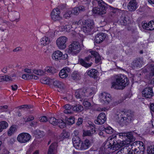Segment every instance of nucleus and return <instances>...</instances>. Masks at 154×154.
<instances>
[{"instance_id":"obj_1","label":"nucleus","mask_w":154,"mask_h":154,"mask_svg":"<svg viewBox=\"0 0 154 154\" xmlns=\"http://www.w3.org/2000/svg\"><path fill=\"white\" fill-rule=\"evenodd\" d=\"M140 146V142H135L132 144L126 143V142L122 141H117L114 140V139L109 138L103 144L105 149H117L121 147V150L125 152H128L127 154H136L137 149Z\"/></svg>"},{"instance_id":"obj_2","label":"nucleus","mask_w":154,"mask_h":154,"mask_svg":"<svg viewBox=\"0 0 154 154\" xmlns=\"http://www.w3.org/2000/svg\"><path fill=\"white\" fill-rule=\"evenodd\" d=\"M115 81L112 83L111 88L116 89H123L129 84L128 78L125 75L121 74L114 77Z\"/></svg>"},{"instance_id":"obj_3","label":"nucleus","mask_w":154,"mask_h":154,"mask_svg":"<svg viewBox=\"0 0 154 154\" xmlns=\"http://www.w3.org/2000/svg\"><path fill=\"white\" fill-rule=\"evenodd\" d=\"M132 114L129 112L121 111L115 116V118L117 122L122 125H127L133 119Z\"/></svg>"},{"instance_id":"obj_4","label":"nucleus","mask_w":154,"mask_h":154,"mask_svg":"<svg viewBox=\"0 0 154 154\" xmlns=\"http://www.w3.org/2000/svg\"><path fill=\"white\" fill-rule=\"evenodd\" d=\"M119 137L120 139H122L123 140L122 141H127L130 142L133 141L135 140V138L132 134V133L131 132L128 133H121L117 134L116 135L114 136L113 139H114V140H116L117 141H121L120 139L117 140V138Z\"/></svg>"},{"instance_id":"obj_5","label":"nucleus","mask_w":154,"mask_h":154,"mask_svg":"<svg viewBox=\"0 0 154 154\" xmlns=\"http://www.w3.org/2000/svg\"><path fill=\"white\" fill-rule=\"evenodd\" d=\"M98 6L94 8L93 10V13L100 15L104 14L106 13L107 5L103 1L99 2L97 4Z\"/></svg>"},{"instance_id":"obj_6","label":"nucleus","mask_w":154,"mask_h":154,"mask_svg":"<svg viewBox=\"0 0 154 154\" xmlns=\"http://www.w3.org/2000/svg\"><path fill=\"white\" fill-rule=\"evenodd\" d=\"M69 51L73 54L79 53L81 50L80 45L79 42H73L69 47Z\"/></svg>"},{"instance_id":"obj_7","label":"nucleus","mask_w":154,"mask_h":154,"mask_svg":"<svg viewBox=\"0 0 154 154\" xmlns=\"http://www.w3.org/2000/svg\"><path fill=\"white\" fill-rule=\"evenodd\" d=\"M31 136L29 134L23 133L20 134L17 137V140L20 142L25 143L29 141Z\"/></svg>"},{"instance_id":"obj_8","label":"nucleus","mask_w":154,"mask_h":154,"mask_svg":"<svg viewBox=\"0 0 154 154\" xmlns=\"http://www.w3.org/2000/svg\"><path fill=\"white\" fill-rule=\"evenodd\" d=\"M67 40V38L65 36H61L57 39L56 43L59 49H63L66 48V42Z\"/></svg>"},{"instance_id":"obj_9","label":"nucleus","mask_w":154,"mask_h":154,"mask_svg":"<svg viewBox=\"0 0 154 154\" xmlns=\"http://www.w3.org/2000/svg\"><path fill=\"white\" fill-rule=\"evenodd\" d=\"M90 60H92V56L89 55L86 57L84 60L80 59L79 60V63L82 66L88 68L91 67L92 64V63L89 61Z\"/></svg>"},{"instance_id":"obj_10","label":"nucleus","mask_w":154,"mask_h":154,"mask_svg":"<svg viewBox=\"0 0 154 154\" xmlns=\"http://www.w3.org/2000/svg\"><path fill=\"white\" fill-rule=\"evenodd\" d=\"M68 57L67 54H63L62 52L60 51L57 50L54 52L52 54L53 59L55 60L61 59H66Z\"/></svg>"},{"instance_id":"obj_11","label":"nucleus","mask_w":154,"mask_h":154,"mask_svg":"<svg viewBox=\"0 0 154 154\" xmlns=\"http://www.w3.org/2000/svg\"><path fill=\"white\" fill-rule=\"evenodd\" d=\"M100 98V100L101 103L105 105L108 104L111 100L110 95L105 92L101 94Z\"/></svg>"},{"instance_id":"obj_12","label":"nucleus","mask_w":154,"mask_h":154,"mask_svg":"<svg viewBox=\"0 0 154 154\" xmlns=\"http://www.w3.org/2000/svg\"><path fill=\"white\" fill-rule=\"evenodd\" d=\"M76 149L79 150H85L88 149L90 145V142L89 140L85 139L84 141L79 143Z\"/></svg>"},{"instance_id":"obj_13","label":"nucleus","mask_w":154,"mask_h":154,"mask_svg":"<svg viewBox=\"0 0 154 154\" xmlns=\"http://www.w3.org/2000/svg\"><path fill=\"white\" fill-rule=\"evenodd\" d=\"M60 11L58 8L54 9L51 14L52 19L54 21L60 20L61 18L60 16Z\"/></svg>"},{"instance_id":"obj_14","label":"nucleus","mask_w":154,"mask_h":154,"mask_svg":"<svg viewBox=\"0 0 154 154\" xmlns=\"http://www.w3.org/2000/svg\"><path fill=\"white\" fill-rule=\"evenodd\" d=\"M143 96L146 98H151L153 96L152 88L150 87H148L144 88L142 91Z\"/></svg>"},{"instance_id":"obj_15","label":"nucleus","mask_w":154,"mask_h":154,"mask_svg":"<svg viewBox=\"0 0 154 154\" xmlns=\"http://www.w3.org/2000/svg\"><path fill=\"white\" fill-rule=\"evenodd\" d=\"M106 119L105 114L103 112H101L99 115L94 122L97 125H102L105 123Z\"/></svg>"},{"instance_id":"obj_16","label":"nucleus","mask_w":154,"mask_h":154,"mask_svg":"<svg viewBox=\"0 0 154 154\" xmlns=\"http://www.w3.org/2000/svg\"><path fill=\"white\" fill-rule=\"evenodd\" d=\"M8 16L10 18V20L13 22L15 21L17 22L19 20L20 14L19 13L16 11H11L9 12Z\"/></svg>"},{"instance_id":"obj_17","label":"nucleus","mask_w":154,"mask_h":154,"mask_svg":"<svg viewBox=\"0 0 154 154\" xmlns=\"http://www.w3.org/2000/svg\"><path fill=\"white\" fill-rule=\"evenodd\" d=\"M71 70L69 68L65 67L61 70L59 74V76L62 79L65 78L68 76V73Z\"/></svg>"},{"instance_id":"obj_18","label":"nucleus","mask_w":154,"mask_h":154,"mask_svg":"<svg viewBox=\"0 0 154 154\" xmlns=\"http://www.w3.org/2000/svg\"><path fill=\"white\" fill-rule=\"evenodd\" d=\"M137 5L136 0L131 1L128 4V10L131 11H135L137 8Z\"/></svg>"},{"instance_id":"obj_19","label":"nucleus","mask_w":154,"mask_h":154,"mask_svg":"<svg viewBox=\"0 0 154 154\" xmlns=\"http://www.w3.org/2000/svg\"><path fill=\"white\" fill-rule=\"evenodd\" d=\"M106 37L105 34L103 33L97 34L95 37V42L97 43H100L104 40Z\"/></svg>"},{"instance_id":"obj_20","label":"nucleus","mask_w":154,"mask_h":154,"mask_svg":"<svg viewBox=\"0 0 154 154\" xmlns=\"http://www.w3.org/2000/svg\"><path fill=\"white\" fill-rule=\"evenodd\" d=\"M85 8L82 5H80L78 7L74 8L71 11L72 14L75 15H78L79 12L84 11Z\"/></svg>"},{"instance_id":"obj_21","label":"nucleus","mask_w":154,"mask_h":154,"mask_svg":"<svg viewBox=\"0 0 154 154\" xmlns=\"http://www.w3.org/2000/svg\"><path fill=\"white\" fill-rule=\"evenodd\" d=\"M75 95L77 98L83 99L86 96V94L83 90L80 89L76 91Z\"/></svg>"},{"instance_id":"obj_22","label":"nucleus","mask_w":154,"mask_h":154,"mask_svg":"<svg viewBox=\"0 0 154 154\" xmlns=\"http://www.w3.org/2000/svg\"><path fill=\"white\" fill-rule=\"evenodd\" d=\"M146 69L149 72V79L154 77V64H150L148 65Z\"/></svg>"},{"instance_id":"obj_23","label":"nucleus","mask_w":154,"mask_h":154,"mask_svg":"<svg viewBox=\"0 0 154 154\" xmlns=\"http://www.w3.org/2000/svg\"><path fill=\"white\" fill-rule=\"evenodd\" d=\"M57 143L54 142L49 146L48 154H54L57 146Z\"/></svg>"},{"instance_id":"obj_24","label":"nucleus","mask_w":154,"mask_h":154,"mask_svg":"<svg viewBox=\"0 0 154 154\" xmlns=\"http://www.w3.org/2000/svg\"><path fill=\"white\" fill-rule=\"evenodd\" d=\"M91 54V56H93L94 58H95V62L96 63H98L100 62L101 61L100 57L98 53L94 51H91L90 52Z\"/></svg>"},{"instance_id":"obj_25","label":"nucleus","mask_w":154,"mask_h":154,"mask_svg":"<svg viewBox=\"0 0 154 154\" xmlns=\"http://www.w3.org/2000/svg\"><path fill=\"white\" fill-rule=\"evenodd\" d=\"M87 73L89 76L94 78L95 79H97V71L95 69H93L88 70Z\"/></svg>"},{"instance_id":"obj_26","label":"nucleus","mask_w":154,"mask_h":154,"mask_svg":"<svg viewBox=\"0 0 154 154\" xmlns=\"http://www.w3.org/2000/svg\"><path fill=\"white\" fill-rule=\"evenodd\" d=\"M143 64V62L140 59H137L134 60L132 63V65L134 68L135 67H140Z\"/></svg>"},{"instance_id":"obj_27","label":"nucleus","mask_w":154,"mask_h":154,"mask_svg":"<svg viewBox=\"0 0 154 154\" xmlns=\"http://www.w3.org/2000/svg\"><path fill=\"white\" fill-rule=\"evenodd\" d=\"M53 85L55 87L61 89H63L65 86L64 84L61 82L55 80L53 82Z\"/></svg>"},{"instance_id":"obj_28","label":"nucleus","mask_w":154,"mask_h":154,"mask_svg":"<svg viewBox=\"0 0 154 154\" xmlns=\"http://www.w3.org/2000/svg\"><path fill=\"white\" fill-rule=\"evenodd\" d=\"M72 141L74 146L76 148L78 145L79 144L81 141L78 136H73L72 139Z\"/></svg>"},{"instance_id":"obj_29","label":"nucleus","mask_w":154,"mask_h":154,"mask_svg":"<svg viewBox=\"0 0 154 154\" xmlns=\"http://www.w3.org/2000/svg\"><path fill=\"white\" fill-rule=\"evenodd\" d=\"M50 42V38L48 37L45 36L41 39L40 43L42 45H45L48 44Z\"/></svg>"},{"instance_id":"obj_30","label":"nucleus","mask_w":154,"mask_h":154,"mask_svg":"<svg viewBox=\"0 0 154 154\" xmlns=\"http://www.w3.org/2000/svg\"><path fill=\"white\" fill-rule=\"evenodd\" d=\"M120 22L122 25L126 26L128 24L130 23V22L128 17L122 16L121 17V20H120Z\"/></svg>"},{"instance_id":"obj_31","label":"nucleus","mask_w":154,"mask_h":154,"mask_svg":"<svg viewBox=\"0 0 154 154\" xmlns=\"http://www.w3.org/2000/svg\"><path fill=\"white\" fill-rule=\"evenodd\" d=\"M72 28L71 25H66L65 26H61L59 27L60 29L62 32L66 31L69 32Z\"/></svg>"},{"instance_id":"obj_32","label":"nucleus","mask_w":154,"mask_h":154,"mask_svg":"<svg viewBox=\"0 0 154 154\" xmlns=\"http://www.w3.org/2000/svg\"><path fill=\"white\" fill-rule=\"evenodd\" d=\"M72 107L73 106H70L69 104L65 105L64 112L66 114L71 113L72 112Z\"/></svg>"},{"instance_id":"obj_33","label":"nucleus","mask_w":154,"mask_h":154,"mask_svg":"<svg viewBox=\"0 0 154 154\" xmlns=\"http://www.w3.org/2000/svg\"><path fill=\"white\" fill-rule=\"evenodd\" d=\"M83 110V107L80 104H77L73 106L72 110L76 112H80Z\"/></svg>"},{"instance_id":"obj_34","label":"nucleus","mask_w":154,"mask_h":154,"mask_svg":"<svg viewBox=\"0 0 154 154\" xmlns=\"http://www.w3.org/2000/svg\"><path fill=\"white\" fill-rule=\"evenodd\" d=\"M83 23L84 26L93 28L94 24L92 20H85Z\"/></svg>"},{"instance_id":"obj_35","label":"nucleus","mask_w":154,"mask_h":154,"mask_svg":"<svg viewBox=\"0 0 154 154\" xmlns=\"http://www.w3.org/2000/svg\"><path fill=\"white\" fill-rule=\"evenodd\" d=\"M58 119H57L54 117H51L49 119L48 121L52 125H58V123H59Z\"/></svg>"},{"instance_id":"obj_36","label":"nucleus","mask_w":154,"mask_h":154,"mask_svg":"<svg viewBox=\"0 0 154 154\" xmlns=\"http://www.w3.org/2000/svg\"><path fill=\"white\" fill-rule=\"evenodd\" d=\"M80 74L77 72L75 71L72 73L71 77L73 80H79L80 78Z\"/></svg>"},{"instance_id":"obj_37","label":"nucleus","mask_w":154,"mask_h":154,"mask_svg":"<svg viewBox=\"0 0 154 154\" xmlns=\"http://www.w3.org/2000/svg\"><path fill=\"white\" fill-rule=\"evenodd\" d=\"M93 29V28H92L88 26H87L83 25L82 30L85 33L88 34Z\"/></svg>"},{"instance_id":"obj_38","label":"nucleus","mask_w":154,"mask_h":154,"mask_svg":"<svg viewBox=\"0 0 154 154\" xmlns=\"http://www.w3.org/2000/svg\"><path fill=\"white\" fill-rule=\"evenodd\" d=\"M33 72L36 74L42 75L45 74V71H44V70L35 69L33 70Z\"/></svg>"},{"instance_id":"obj_39","label":"nucleus","mask_w":154,"mask_h":154,"mask_svg":"<svg viewBox=\"0 0 154 154\" xmlns=\"http://www.w3.org/2000/svg\"><path fill=\"white\" fill-rule=\"evenodd\" d=\"M16 130V126L13 125L11 126L9 131H8V134L9 136H11L15 132Z\"/></svg>"},{"instance_id":"obj_40","label":"nucleus","mask_w":154,"mask_h":154,"mask_svg":"<svg viewBox=\"0 0 154 154\" xmlns=\"http://www.w3.org/2000/svg\"><path fill=\"white\" fill-rule=\"evenodd\" d=\"M147 151V154H154V145L148 147Z\"/></svg>"},{"instance_id":"obj_41","label":"nucleus","mask_w":154,"mask_h":154,"mask_svg":"<svg viewBox=\"0 0 154 154\" xmlns=\"http://www.w3.org/2000/svg\"><path fill=\"white\" fill-rule=\"evenodd\" d=\"M58 125L61 128H63L66 126V124L61 119H58Z\"/></svg>"},{"instance_id":"obj_42","label":"nucleus","mask_w":154,"mask_h":154,"mask_svg":"<svg viewBox=\"0 0 154 154\" xmlns=\"http://www.w3.org/2000/svg\"><path fill=\"white\" fill-rule=\"evenodd\" d=\"M0 125L3 130L6 128L8 126V123L5 121L0 122Z\"/></svg>"},{"instance_id":"obj_43","label":"nucleus","mask_w":154,"mask_h":154,"mask_svg":"<svg viewBox=\"0 0 154 154\" xmlns=\"http://www.w3.org/2000/svg\"><path fill=\"white\" fill-rule=\"evenodd\" d=\"M72 12L70 10H68L63 15V17L66 19H68L72 16Z\"/></svg>"},{"instance_id":"obj_44","label":"nucleus","mask_w":154,"mask_h":154,"mask_svg":"<svg viewBox=\"0 0 154 154\" xmlns=\"http://www.w3.org/2000/svg\"><path fill=\"white\" fill-rule=\"evenodd\" d=\"M148 30H152L154 29V22L153 21H150L148 23Z\"/></svg>"},{"instance_id":"obj_45","label":"nucleus","mask_w":154,"mask_h":154,"mask_svg":"<svg viewBox=\"0 0 154 154\" xmlns=\"http://www.w3.org/2000/svg\"><path fill=\"white\" fill-rule=\"evenodd\" d=\"M105 132L108 134H111L113 132V129L110 126L104 128Z\"/></svg>"},{"instance_id":"obj_46","label":"nucleus","mask_w":154,"mask_h":154,"mask_svg":"<svg viewBox=\"0 0 154 154\" xmlns=\"http://www.w3.org/2000/svg\"><path fill=\"white\" fill-rule=\"evenodd\" d=\"M68 123L69 125H72L75 123V118L74 117L70 116L67 119Z\"/></svg>"},{"instance_id":"obj_47","label":"nucleus","mask_w":154,"mask_h":154,"mask_svg":"<svg viewBox=\"0 0 154 154\" xmlns=\"http://www.w3.org/2000/svg\"><path fill=\"white\" fill-rule=\"evenodd\" d=\"M93 133L89 130H84L83 133V136H90L92 135Z\"/></svg>"},{"instance_id":"obj_48","label":"nucleus","mask_w":154,"mask_h":154,"mask_svg":"<svg viewBox=\"0 0 154 154\" xmlns=\"http://www.w3.org/2000/svg\"><path fill=\"white\" fill-rule=\"evenodd\" d=\"M41 82L43 84H48L50 82V81L49 78H45L41 80Z\"/></svg>"},{"instance_id":"obj_49","label":"nucleus","mask_w":154,"mask_h":154,"mask_svg":"<svg viewBox=\"0 0 154 154\" xmlns=\"http://www.w3.org/2000/svg\"><path fill=\"white\" fill-rule=\"evenodd\" d=\"M70 134L69 133L66 131H63L62 133L61 137L63 138H67L69 137Z\"/></svg>"},{"instance_id":"obj_50","label":"nucleus","mask_w":154,"mask_h":154,"mask_svg":"<svg viewBox=\"0 0 154 154\" xmlns=\"http://www.w3.org/2000/svg\"><path fill=\"white\" fill-rule=\"evenodd\" d=\"M54 69V68L50 66H47L45 68L44 70V71L45 72H47L48 73H52V71Z\"/></svg>"},{"instance_id":"obj_51","label":"nucleus","mask_w":154,"mask_h":154,"mask_svg":"<svg viewBox=\"0 0 154 154\" xmlns=\"http://www.w3.org/2000/svg\"><path fill=\"white\" fill-rule=\"evenodd\" d=\"M31 75L28 74H23L22 76V79L26 80L31 79Z\"/></svg>"},{"instance_id":"obj_52","label":"nucleus","mask_w":154,"mask_h":154,"mask_svg":"<svg viewBox=\"0 0 154 154\" xmlns=\"http://www.w3.org/2000/svg\"><path fill=\"white\" fill-rule=\"evenodd\" d=\"M3 79L4 81H12V80L11 77L8 75L3 76Z\"/></svg>"},{"instance_id":"obj_53","label":"nucleus","mask_w":154,"mask_h":154,"mask_svg":"<svg viewBox=\"0 0 154 154\" xmlns=\"http://www.w3.org/2000/svg\"><path fill=\"white\" fill-rule=\"evenodd\" d=\"M40 121L41 122H45L48 121V119L46 116H43L39 118Z\"/></svg>"},{"instance_id":"obj_54","label":"nucleus","mask_w":154,"mask_h":154,"mask_svg":"<svg viewBox=\"0 0 154 154\" xmlns=\"http://www.w3.org/2000/svg\"><path fill=\"white\" fill-rule=\"evenodd\" d=\"M38 122L37 121H34L30 124V125L32 127H35L37 125Z\"/></svg>"},{"instance_id":"obj_55","label":"nucleus","mask_w":154,"mask_h":154,"mask_svg":"<svg viewBox=\"0 0 154 154\" xmlns=\"http://www.w3.org/2000/svg\"><path fill=\"white\" fill-rule=\"evenodd\" d=\"M142 25L143 28V29H145L148 30V24L147 23H145L144 22H142Z\"/></svg>"},{"instance_id":"obj_56","label":"nucleus","mask_w":154,"mask_h":154,"mask_svg":"<svg viewBox=\"0 0 154 154\" xmlns=\"http://www.w3.org/2000/svg\"><path fill=\"white\" fill-rule=\"evenodd\" d=\"M34 117L32 116H29L28 118L26 119H25L24 121L25 122H29L31 120H32L34 119Z\"/></svg>"},{"instance_id":"obj_57","label":"nucleus","mask_w":154,"mask_h":154,"mask_svg":"<svg viewBox=\"0 0 154 154\" xmlns=\"http://www.w3.org/2000/svg\"><path fill=\"white\" fill-rule=\"evenodd\" d=\"M145 149L144 147L143 146V148L142 150H138L137 152H136V154H144V150Z\"/></svg>"},{"instance_id":"obj_58","label":"nucleus","mask_w":154,"mask_h":154,"mask_svg":"<svg viewBox=\"0 0 154 154\" xmlns=\"http://www.w3.org/2000/svg\"><path fill=\"white\" fill-rule=\"evenodd\" d=\"M83 122V120L81 118H79L78 119V121L77 122V125H79L82 124Z\"/></svg>"},{"instance_id":"obj_59","label":"nucleus","mask_w":154,"mask_h":154,"mask_svg":"<svg viewBox=\"0 0 154 154\" xmlns=\"http://www.w3.org/2000/svg\"><path fill=\"white\" fill-rule=\"evenodd\" d=\"M83 104L86 107H89L91 105L90 103L88 102V101H85L83 102Z\"/></svg>"},{"instance_id":"obj_60","label":"nucleus","mask_w":154,"mask_h":154,"mask_svg":"<svg viewBox=\"0 0 154 154\" xmlns=\"http://www.w3.org/2000/svg\"><path fill=\"white\" fill-rule=\"evenodd\" d=\"M36 132L37 133V135H38L39 137H42L43 136V134L42 133V132L39 130H36Z\"/></svg>"},{"instance_id":"obj_61","label":"nucleus","mask_w":154,"mask_h":154,"mask_svg":"<svg viewBox=\"0 0 154 154\" xmlns=\"http://www.w3.org/2000/svg\"><path fill=\"white\" fill-rule=\"evenodd\" d=\"M21 48L20 47H18L13 50V52H18L21 50Z\"/></svg>"},{"instance_id":"obj_62","label":"nucleus","mask_w":154,"mask_h":154,"mask_svg":"<svg viewBox=\"0 0 154 154\" xmlns=\"http://www.w3.org/2000/svg\"><path fill=\"white\" fill-rule=\"evenodd\" d=\"M11 87L13 91H15L17 89V86L16 85H11Z\"/></svg>"},{"instance_id":"obj_63","label":"nucleus","mask_w":154,"mask_h":154,"mask_svg":"<svg viewBox=\"0 0 154 154\" xmlns=\"http://www.w3.org/2000/svg\"><path fill=\"white\" fill-rule=\"evenodd\" d=\"M108 7L109 8H110V9L111 10H113L112 12L114 13H115L116 12V11L118 10V9L117 8H114L112 7L109 5H108Z\"/></svg>"},{"instance_id":"obj_64","label":"nucleus","mask_w":154,"mask_h":154,"mask_svg":"<svg viewBox=\"0 0 154 154\" xmlns=\"http://www.w3.org/2000/svg\"><path fill=\"white\" fill-rule=\"evenodd\" d=\"M150 107L151 110L154 112V103L151 104Z\"/></svg>"}]
</instances>
